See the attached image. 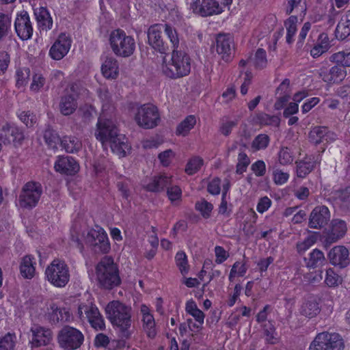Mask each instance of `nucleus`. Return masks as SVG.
I'll use <instances>...</instances> for the list:
<instances>
[{"instance_id": "3", "label": "nucleus", "mask_w": 350, "mask_h": 350, "mask_svg": "<svg viewBox=\"0 0 350 350\" xmlns=\"http://www.w3.org/2000/svg\"><path fill=\"white\" fill-rule=\"evenodd\" d=\"M98 286L104 290H112L121 284L122 280L118 265L109 256L103 257L95 267Z\"/></svg>"}, {"instance_id": "59", "label": "nucleus", "mask_w": 350, "mask_h": 350, "mask_svg": "<svg viewBox=\"0 0 350 350\" xmlns=\"http://www.w3.org/2000/svg\"><path fill=\"white\" fill-rule=\"evenodd\" d=\"M339 278V276L332 269L329 268L326 271L325 282L328 286L332 287L337 286L338 284Z\"/></svg>"}, {"instance_id": "58", "label": "nucleus", "mask_w": 350, "mask_h": 350, "mask_svg": "<svg viewBox=\"0 0 350 350\" xmlns=\"http://www.w3.org/2000/svg\"><path fill=\"white\" fill-rule=\"evenodd\" d=\"M167 194L170 201L174 202L180 200L182 196V191L177 185H169L167 188Z\"/></svg>"}, {"instance_id": "21", "label": "nucleus", "mask_w": 350, "mask_h": 350, "mask_svg": "<svg viewBox=\"0 0 350 350\" xmlns=\"http://www.w3.org/2000/svg\"><path fill=\"white\" fill-rule=\"evenodd\" d=\"M30 331L32 333L31 343L34 347L46 346L52 340L53 332L49 328L34 325Z\"/></svg>"}, {"instance_id": "38", "label": "nucleus", "mask_w": 350, "mask_h": 350, "mask_svg": "<svg viewBox=\"0 0 350 350\" xmlns=\"http://www.w3.org/2000/svg\"><path fill=\"white\" fill-rule=\"evenodd\" d=\"M319 303L314 299L305 301L301 308V314L308 318H312L320 312Z\"/></svg>"}, {"instance_id": "46", "label": "nucleus", "mask_w": 350, "mask_h": 350, "mask_svg": "<svg viewBox=\"0 0 350 350\" xmlns=\"http://www.w3.org/2000/svg\"><path fill=\"white\" fill-rule=\"evenodd\" d=\"M263 334L267 344L275 345L278 342L275 327L270 323L264 325Z\"/></svg>"}, {"instance_id": "12", "label": "nucleus", "mask_w": 350, "mask_h": 350, "mask_svg": "<svg viewBox=\"0 0 350 350\" xmlns=\"http://www.w3.org/2000/svg\"><path fill=\"white\" fill-rule=\"evenodd\" d=\"M42 193V187L40 183L29 181L23 187L19 196V204L25 208L35 207Z\"/></svg>"}, {"instance_id": "34", "label": "nucleus", "mask_w": 350, "mask_h": 350, "mask_svg": "<svg viewBox=\"0 0 350 350\" xmlns=\"http://www.w3.org/2000/svg\"><path fill=\"white\" fill-rule=\"evenodd\" d=\"M62 146L67 152L75 153L82 147L81 142L77 137L72 135L64 136L60 140Z\"/></svg>"}, {"instance_id": "51", "label": "nucleus", "mask_w": 350, "mask_h": 350, "mask_svg": "<svg viewBox=\"0 0 350 350\" xmlns=\"http://www.w3.org/2000/svg\"><path fill=\"white\" fill-rule=\"evenodd\" d=\"M203 165V159L199 157H195L191 159L185 167V172L189 175H193L196 173Z\"/></svg>"}, {"instance_id": "17", "label": "nucleus", "mask_w": 350, "mask_h": 350, "mask_svg": "<svg viewBox=\"0 0 350 350\" xmlns=\"http://www.w3.org/2000/svg\"><path fill=\"white\" fill-rule=\"evenodd\" d=\"M14 28L17 36L21 40H27L31 38L33 27L27 12L23 10L17 14Z\"/></svg>"}, {"instance_id": "57", "label": "nucleus", "mask_w": 350, "mask_h": 350, "mask_svg": "<svg viewBox=\"0 0 350 350\" xmlns=\"http://www.w3.org/2000/svg\"><path fill=\"white\" fill-rule=\"evenodd\" d=\"M30 76V70L27 68H21L16 71V85L23 86L27 83Z\"/></svg>"}, {"instance_id": "4", "label": "nucleus", "mask_w": 350, "mask_h": 350, "mask_svg": "<svg viewBox=\"0 0 350 350\" xmlns=\"http://www.w3.org/2000/svg\"><path fill=\"white\" fill-rule=\"evenodd\" d=\"M107 318L113 326L119 329L122 338H128L131 333V308L119 301L109 302L106 308Z\"/></svg>"}, {"instance_id": "27", "label": "nucleus", "mask_w": 350, "mask_h": 350, "mask_svg": "<svg viewBox=\"0 0 350 350\" xmlns=\"http://www.w3.org/2000/svg\"><path fill=\"white\" fill-rule=\"evenodd\" d=\"M335 204L343 211H350V186L333 193Z\"/></svg>"}, {"instance_id": "35", "label": "nucleus", "mask_w": 350, "mask_h": 350, "mask_svg": "<svg viewBox=\"0 0 350 350\" xmlns=\"http://www.w3.org/2000/svg\"><path fill=\"white\" fill-rule=\"evenodd\" d=\"M33 258L27 255L23 258L20 265L21 274L24 278L31 279L35 273Z\"/></svg>"}, {"instance_id": "30", "label": "nucleus", "mask_w": 350, "mask_h": 350, "mask_svg": "<svg viewBox=\"0 0 350 350\" xmlns=\"http://www.w3.org/2000/svg\"><path fill=\"white\" fill-rule=\"evenodd\" d=\"M34 14L39 27L42 30L47 31L51 29L53 20L46 8L40 7L34 9Z\"/></svg>"}, {"instance_id": "53", "label": "nucleus", "mask_w": 350, "mask_h": 350, "mask_svg": "<svg viewBox=\"0 0 350 350\" xmlns=\"http://www.w3.org/2000/svg\"><path fill=\"white\" fill-rule=\"evenodd\" d=\"M250 163V160L246 153L244 152H239L238 155V162L236 166L237 174H242L243 172H245Z\"/></svg>"}, {"instance_id": "63", "label": "nucleus", "mask_w": 350, "mask_h": 350, "mask_svg": "<svg viewBox=\"0 0 350 350\" xmlns=\"http://www.w3.org/2000/svg\"><path fill=\"white\" fill-rule=\"evenodd\" d=\"M10 62V55L5 51L0 52V75L7 70Z\"/></svg>"}, {"instance_id": "32", "label": "nucleus", "mask_w": 350, "mask_h": 350, "mask_svg": "<svg viewBox=\"0 0 350 350\" xmlns=\"http://www.w3.org/2000/svg\"><path fill=\"white\" fill-rule=\"evenodd\" d=\"M330 48V42L328 35L322 33L319 36L317 44L310 50V55L314 58H317L327 52Z\"/></svg>"}, {"instance_id": "11", "label": "nucleus", "mask_w": 350, "mask_h": 350, "mask_svg": "<svg viewBox=\"0 0 350 350\" xmlns=\"http://www.w3.org/2000/svg\"><path fill=\"white\" fill-rule=\"evenodd\" d=\"M160 120L157 107L150 103L142 105L138 107L135 116V120L137 125L145 129L154 128L158 125Z\"/></svg>"}, {"instance_id": "6", "label": "nucleus", "mask_w": 350, "mask_h": 350, "mask_svg": "<svg viewBox=\"0 0 350 350\" xmlns=\"http://www.w3.org/2000/svg\"><path fill=\"white\" fill-rule=\"evenodd\" d=\"M110 47L115 55L122 57L131 56L136 48L135 40L121 29L111 31L109 37Z\"/></svg>"}, {"instance_id": "16", "label": "nucleus", "mask_w": 350, "mask_h": 350, "mask_svg": "<svg viewBox=\"0 0 350 350\" xmlns=\"http://www.w3.org/2000/svg\"><path fill=\"white\" fill-rule=\"evenodd\" d=\"M330 217V212L327 206H317L310 214L308 227L320 230L327 225Z\"/></svg>"}, {"instance_id": "62", "label": "nucleus", "mask_w": 350, "mask_h": 350, "mask_svg": "<svg viewBox=\"0 0 350 350\" xmlns=\"http://www.w3.org/2000/svg\"><path fill=\"white\" fill-rule=\"evenodd\" d=\"M251 170L256 176H262L266 172L265 163L262 160H258L252 165Z\"/></svg>"}, {"instance_id": "26", "label": "nucleus", "mask_w": 350, "mask_h": 350, "mask_svg": "<svg viewBox=\"0 0 350 350\" xmlns=\"http://www.w3.org/2000/svg\"><path fill=\"white\" fill-rule=\"evenodd\" d=\"M77 98V96L71 94H66L60 98L59 109L63 116H70L76 111L78 107Z\"/></svg>"}, {"instance_id": "64", "label": "nucleus", "mask_w": 350, "mask_h": 350, "mask_svg": "<svg viewBox=\"0 0 350 350\" xmlns=\"http://www.w3.org/2000/svg\"><path fill=\"white\" fill-rule=\"evenodd\" d=\"M81 116L84 122H88L94 116V110L92 106L85 105L80 108Z\"/></svg>"}, {"instance_id": "24", "label": "nucleus", "mask_w": 350, "mask_h": 350, "mask_svg": "<svg viewBox=\"0 0 350 350\" xmlns=\"http://www.w3.org/2000/svg\"><path fill=\"white\" fill-rule=\"evenodd\" d=\"M54 167L57 172L66 175H74L79 170L77 162L72 157L68 156H59Z\"/></svg>"}, {"instance_id": "60", "label": "nucleus", "mask_w": 350, "mask_h": 350, "mask_svg": "<svg viewBox=\"0 0 350 350\" xmlns=\"http://www.w3.org/2000/svg\"><path fill=\"white\" fill-rule=\"evenodd\" d=\"M45 84V79L38 74L33 76L32 83L30 86L31 90L33 92H38Z\"/></svg>"}, {"instance_id": "25", "label": "nucleus", "mask_w": 350, "mask_h": 350, "mask_svg": "<svg viewBox=\"0 0 350 350\" xmlns=\"http://www.w3.org/2000/svg\"><path fill=\"white\" fill-rule=\"evenodd\" d=\"M332 228L325 238L327 243H333L341 239L347 232L346 222L340 219H334L332 221Z\"/></svg>"}, {"instance_id": "28", "label": "nucleus", "mask_w": 350, "mask_h": 350, "mask_svg": "<svg viewBox=\"0 0 350 350\" xmlns=\"http://www.w3.org/2000/svg\"><path fill=\"white\" fill-rule=\"evenodd\" d=\"M51 312L49 314V319L51 323L56 324L61 322H68L72 318L69 309L58 308L55 304L51 306Z\"/></svg>"}, {"instance_id": "1", "label": "nucleus", "mask_w": 350, "mask_h": 350, "mask_svg": "<svg viewBox=\"0 0 350 350\" xmlns=\"http://www.w3.org/2000/svg\"><path fill=\"white\" fill-rule=\"evenodd\" d=\"M148 43L157 52L167 54L170 50L178 48L179 38L174 27L169 24L157 23L147 31Z\"/></svg>"}, {"instance_id": "9", "label": "nucleus", "mask_w": 350, "mask_h": 350, "mask_svg": "<svg viewBox=\"0 0 350 350\" xmlns=\"http://www.w3.org/2000/svg\"><path fill=\"white\" fill-rule=\"evenodd\" d=\"M232 0H192L190 8L202 17L218 14L232 3Z\"/></svg>"}, {"instance_id": "45", "label": "nucleus", "mask_w": 350, "mask_h": 350, "mask_svg": "<svg viewBox=\"0 0 350 350\" xmlns=\"http://www.w3.org/2000/svg\"><path fill=\"white\" fill-rule=\"evenodd\" d=\"M143 328L147 336L153 338L156 334L155 321L152 315H146L142 318Z\"/></svg>"}, {"instance_id": "37", "label": "nucleus", "mask_w": 350, "mask_h": 350, "mask_svg": "<svg viewBox=\"0 0 350 350\" xmlns=\"http://www.w3.org/2000/svg\"><path fill=\"white\" fill-rule=\"evenodd\" d=\"M295 163L297 176L305 178L314 169L315 162L306 157L303 160L297 161Z\"/></svg>"}, {"instance_id": "54", "label": "nucleus", "mask_w": 350, "mask_h": 350, "mask_svg": "<svg viewBox=\"0 0 350 350\" xmlns=\"http://www.w3.org/2000/svg\"><path fill=\"white\" fill-rule=\"evenodd\" d=\"M16 336L8 333L0 338V350H12L15 345Z\"/></svg>"}, {"instance_id": "36", "label": "nucleus", "mask_w": 350, "mask_h": 350, "mask_svg": "<svg viewBox=\"0 0 350 350\" xmlns=\"http://www.w3.org/2000/svg\"><path fill=\"white\" fill-rule=\"evenodd\" d=\"M305 261L308 267L316 268L324 265L326 259L322 251L314 249L310 253L308 258H305Z\"/></svg>"}, {"instance_id": "43", "label": "nucleus", "mask_w": 350, "mask_h": 350, "mask_svg": "<svg viewBox=\"0 0 350 350\" xmlns=\"http://www.w3.org/2000/svg\"><path fill=\"white\" fill-rule=\"evenodd\" d=\"M44 139L46 144L51 148H55L62 139L59 138L57 133L50 126H48L44 131Z\"/></svg>"}, {"instance_id": "41", "label": "nucleus", "mask_w": 350, "mask_h": 350, "mask_svg": "<svg viewBox=\"0 0 350 350\" xmlns=\"http://www.w3.org/2000/svg\"><path fill=\"white\" fill-rule=\"evenodd\" d=\"M17 116L27 128H33L37 124L38 117L31 111H18Z\"/></svg>"}, {"instance_id": "39", "label": "nucleus", "mask_w": 350, "mask_h": 350, "mask_svg": "<svg viewBox=\"0 0 350 350\" xmlns=\"http://www.w3.org/2000/svg\"><path fill=\"white\" fill-rule=\"evenodd\" d=\"M196 124V117L193 115L187 116L176 127L177 135L186 136Z\"/></svg>"}, {"instance_id": "19", "label": "nucleus", "mask_w": 350, "mask_h": 350, "mask_svg": "<svg viewBox=\"0 0 350 350\" xmlns=\"http://www.w3.org/2000/svg\"><path fill=\"white\" fill-rule=\"evenodd\" d=\"M309 141L314 145L322 144L324 146L333 142L336 139V135L325 126H315L309 133Z\"/></svg>"}, {"instance_id": "44", "label": "nucleus", "mask_w": 350, "mask_h": 350, "mask_svg": "<svg viewBox=\"0 0 350 350\" xmlns=\"http://www.w3.org/2000/svg\"><path fill=\"white\" fill-rule=\"evenodd\" d=\"M11 25V17L8 14L0 12V40L8 36Z\"/></svg>"}, {"instance_id": "13", "label": "nucleus", "mask_w": 350, "mask_h": 350, "mask_svg": "<svg viewBox=\"0 0 350 350\" xmlns=\"http://www.w3.org/2000/svg\"><path fill=\"white\" fill-rule=\"evenodd\" d=\"M77 315L81 321L87 319L91 326L96 330H103L105 328L102 315L98 308L92 303L79 304Z\"/></svg>"}, {"instance_id": "20", "label": "nucleus", "mask_w": 350, "mask_h": 350, "mask_svg": "<svg viewBox=\"0 0 350 350\" xmlns=\"http://www.w3.org/2000/svg\"><path fill=\"white\" fill-rule=\"evenodd\" d=\"M71 46V40L66 33H62L49 51L51 57L60 60L67 55Z\"/></svg>"}, {"instance_id": "56", "label": "nucleus", "mask_w": 350, "mask_h": 350, "mask_svg": "<svg viewBox=\"0 0 350 350\" xmlns=\"http://www.w3.org/2000/svg\"><path fill=\"white\" fill-rule=\"evenodd\" d=\"M98 96L101 101L103 102V109L109 110L111 107V96L109 90L105 88H100L98 91Z\"/></svg>"}, {"instance_id": "33", "label": "nucleus", "mask_w": 350, "mask_h": 350, "mask_svg": "<svg viewBox=\"0 0 350 350\" xmlns=\"http://www.w3.org/2000/svg\"><path fill=\"white\" fill-rule=\"evenodd\" d=\"M350 36V10L344 18H341L336 29V36L338 40H343Z\"/></svg>"}, {"instance_id": "8", "label": "nucleus", "mask_w": 350, "mask_h": 350, "mask_svg": "<svg viewBox=\"0 0 350 350\" xmlns=\"http://www.w3.org/2000/svg\"><path fill=\"white\" fill-rule=\"evenodd\" d=\"M49 282L56 287H64L70 280V271L67 264L62 260L54 259L45 270Z\"/></svg>"}, {"instance_id": "22", "label": "nucleus", "mask_w": 350, "mask_h": 350, "mask_svg": "<svg viewBox=\"0 0 350 350\" xmlns=\"http://www.w3.org/2000/svg\"><path fill=\"white\" fill-rule=\"evenodd\" d=\"M328 258L333 265L341 269L350 262L349 250L342 245L333 247L328 254Z\"/></svg>"}, {"instance_id": "14", "label": "nucleus", "mask_w": 350, "mask_h": 350, "mask_svg": "<svg viewBox=\"0 0 350 350\" xmlns=\"http://www.w3.org/2000/svg\"><path fill=\"white\" fill-rule=\"evenodd\" d=\"M85 243L95 253L107 254L110 250L107 234L102 228L91 229L87 234Z\"/></svg>"}, {"instance_id": "42", "label": "nucleus", "mask_w": 350, "mask_h": 350, "mask_svg": "<svg viewBox=\"0 0 350 350\" xmlns=\"http://www.w3.org/2000/svg\"><path fill=\"white\" fill-rule=\"evenodd\" d=\"M297 17L296 16H291L284 23L286 28V42L291 44L293 42V36L297 31Z\"/></svg>"}, {"instance_id": "7", "label": "nucleus", "mask_w": 350, "mask_h": 350, "mask_svg": "<svg viewBox=\"0 0 350 350\" xmlns=\"http://www.w3.org/2000/svg\"><path fill=\"white\" fill-rule=\"evenodd\" d=\"M57 341L62 349L75 350L79 349L83 343L84 336L79 329L66 325L59 330L57 335Z\"/></svg>"}, {"instance_id": "50", "label": "nucleus", "mask_w": 350, "mask_h": 350, "mask_svg": "<svg viewBox=\"0 0 350 350\" xmlns=\"http://www.w3.org/2000/svg\"><path fill=\"white\" fill-rule=\"evenodd\" d=\"M176 263L182 275H186L189 271L187 257L185 252H178L175 257Z\"/></svg>"}, {"instance_id": "29", "label": "nucleus", "mask_w": 350, "mask_h": 350, "mask_svg": "<svg viewBox=\"0 0 350 350\" xmlns=\"http://www.w3.org/2000/svg\"><path fill=\"white\" fill-rule=\"evenodd\" d=\"M172 185V178L166 175L154 176L152 180L147 184L144 188L151 192H161L165 188Z\"/></svg>"}, {"instance_id": "55", "label": "nucleus", "mask_w": 350, "mask_h": 350, "mask_svg": "<svg viewBox=\"0 0 350 350\" xmlns=\"http://www.w3.org/2000/svg\"><path fill=\"white\" fill-rule=\"evenodd\" d=\"M238 124V120H222L220 126L219 131L224 136H228L232 129Z\"/></svg>"}, {"instance_id": "52", "label": "nucleus", "mask_w": 350, "mask_h": 350, "mask_svg": "<svg viewBox=\"0 0 350 350\" xmlns=\"http://www.w3.org/2000/svg\"><path fill=\"white\" fill-rule=\"evenodd\" d=\"M267 64L266 51L263 49H258L254 58V66L258 69H262L266 67Z\"/></svg>"}, {"instance_id": "5", "label": "nucleus", "mask_w": 350, "mask_h": 350, "mask_svg": "<svg viewBox=\"0 0 350 350\" xmlns=\"http://www.w3.org/2000/svg\"><path fill=\"white\" fill-rule=\"evenodd\" d=\"M191 70V59L188 54L182 51L172 50L169 62L163 59V73L170 79H178L187 76Z\"/></svg>"}, {"instance_id": "40", "label": "nucleus", "mask_w": 350, "mask_h": 350, "mask_svg": "<svg viewBox=\"0 0 350 350\" xmlns=\"http://www.w3.org/2000/svg\"><path fill=\"white\" fill-rule=\"evenodd\" d=\"M329 60L342 66L350 67V49H347L332 54Z\"/></svg>"}, {"instance_id": "2", "label": "nucleus", "mask_w": 350, "mask_h": 350, "mask_svg": "<svg viewBox=\"0 0 350 350\" xmlns=\"http://www.w3.org/2000/svg\"><path fill=\"white\" fill-rule=\"evenodd\" d=\"M96 127L95 137L103 146L109 144L114 153L120 157H124L126 150L129 149L127 139L124 135L118 133L113 122L109 119L99 118Z\"/></svg>"}, {"instance_id": "18", "label": "nucleus", "mask_w": 350, "mask_h": 350, "mask_svg": "<svg viewBox=\"0 0 350 350\" xmlns=\"http://www.w3.org/2000/svg\"><path fill=\"white\" fill-rule=\"evenodd\" d=\"M234 44L230 34H219L216 38V51L225 62H230L233 57Z\"/></svg>"}, {"instance_id": "23", "label": "nucleus", "mask_w": 350, "mask_h": 350, "mask_svg": "<svg viewBox=\"0 0 350 350\" xmlns=\"http://www.w3.org/2000/svg\"><path fill=\"white\" fill-rule=\"evenodd\" d=\"M338 64L328 69L322 66L319 70V77L326 83H334L340 82L346 76L345 70Z\"/></svg>"}, {"instance_id": "15", "label": "nucleus", "mask_w": 350, "mask_h": 350, "mask_svg": "<svg viewBox=\"0 0 350 350\" xmlns=\"http://www.w3.org/2000/svg\"><path fill=\"white\" fill-rule=\"evenodd\" d=\"M25 139L23 130L14 124H5L0 131V140L4 144L21 146Z\"/></svg>"}, {"instance_id": "61", "label": "nucleus", "mask_w": 350, "mask_h": 350, "mask_svg": "<svg viewBox=\"0 0 350 350\" xmlns=\"http://www.w3.org/2000/svg\"><path fill=\"white\" fill-rule=\"evenodd\" d=\"M273 181L276 185L284 184L289 178V174L279 169H276L273 172Z\"/></svg>"}, {"instance_id": "31", "label": "nucleus", "mask_w": 350, "mask_h": 350, "mask_svg": "<svg viewBox=\"0 0 350 350\" xmlns=\"http://www.w3.org/2000/svg\"><path fill=\"white\" fill-rule=\"evenodd\" d=\"M118 63L113 57H107L101 66L103 75L107 79H114L118 76Z\"/></svg>"}, {"instance_id": "49", "label": "nucleus", "mask_w": 350, "mask_h": 350, "mask_svg": "<svg viewBox=\"0 0 350 350\" xmlns=\"http://www.w3.org/2000/svg\"><path fill=\"white\" fill-rule=\"evenodd\" d=\"M294 160L293 152L288 147H282L278 152V161L282 165L291 164Z\"/></svg>"}, {"instance_id": "47", "label": "nucleus", "mask_w": 350, "mask_h": 350, "mask_svg": "<svg viewBox=\"0 0 350 350\" xmlns=\"http://www.w3.org/2000/svg\"><path fill=\"white\" fill-rule=\"evenodd\" d=\"M195 206L196 209L200 212L202 216L205 219L210 217L213 209V205L204 199L197 202Z\"/></svg>"}, {"instance_id": "10", "label": "nucleus", "mask_w": 350, "mask_h": 350, "mask_svg": "<svg viewBox=\"0 0 350 350\" xmlns=\"http://www.w3.org/2000/svg\"><path fill=\"white\" fill-rule=\"evenodd\" d=\"M345 344L340 334L327 332L318 334L310 345V350H342Z\"/></svg>"}, {"instance_id": "48", "label": "nucleus", "mask_w": 350, "mask_h": 350, "mask_svg": "<svg viewBox=\"0 0 350 350\" xmlns=\"http://www.w3.org/2000/svg\"><path fill=\"white\" fill-rule=\"evenodd\" d=\"M269 144V137L265 134L257 135L252 143V148L255 150L265 149Z\"/></svg>"}]
</instances>
